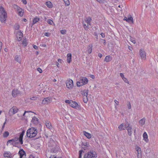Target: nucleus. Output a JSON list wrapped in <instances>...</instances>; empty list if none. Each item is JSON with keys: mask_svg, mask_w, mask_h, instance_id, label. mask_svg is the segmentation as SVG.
I'll return each instance as SVG.
<instances>
[{"mask_svg": "<svg viewBox=\"0 0 158 158\" xmlns=\"http://www.w3.org/2000/svg\"><path fill=\"white\" fill-rule=\"evenodd\" d=\"M31 122L34 124H36L38 123V119L35 117H34L32 120Z\"/></svg>", "mask_w": 158, "mask_h": 158, "instance_id": "obj_24", "label": "nucleus"}, {"mask_svg": "<svg viewBox=\"0 0 158 158\" xmlns=\"http://www.w3.org/2000/svg\"><path fill=\"white\" fill-rule=\"evenodd\" d=\"M37 130L34 127H31L27 131V136L29 138L35 137L37 134Z\"/></svg>", "mask_w": 158, "mask_h": 158, "instance_id": "obj_2", "label": "nucleus"}, {"mask_svg": "<svg viewBox=\"0 0 158 158\" xmlns=\"http://www.w3.org/2000/svg\"><path fill=\"white\" fill-rule=\"evenodd\" d=\"M90 77L92 78V79H94L95 78V77L93 75H90Z\"/></svg>", "mask_w": 158, "mask_h": 158, "instance_id": "obj_62", "label": "nucleus"}, {"mask_svg": "<svg viewBox=\"0 0 158 158\" xmlns=\"http://www.w3.org/2000/svg\"><path fill=\"white\" fill-rule=\"evenodd\" d=\"M46 127L48 128L51 129L52 128V127L51 123L49 122H46Z\"/></svg>", "mask_w": 158, "mask_h": 158, "instance_id": "obj_22", "label": "nucleus"}, {"mask_svg": "<svg viewBox=\"0 0 158 158\" xmlns=\"http://www.w3.org/2000/svg\"><path fill=\"white\" fill-rule=\"evenodd\" d=\"M60 32L61 34L63 35H64L66 34V31L65 30H62L60 31Z\"/></svg>", "mask_w": 158, "mask_h": 158, "instance_id": "obj_41", "label": "nucleus"}, {"mask_svg": "<svg viewBox=\"0 0 158 158\" xmlns=\"http://www.w3.org/2000/svg\"><path fill=\"white\" fill-rule=\"evenodd\" d=\"M91 20L92 19L90 17H88L85 18L84 19V21H83L82 24L85 30H88L89 28V25H90Z\"/></svg>", "mask_w": 158, "mask_h": 158, "instance_id": "obj_4", "label": "nucleus"}, {"mask_svg": "<svg viewBox=\"0 0 158 158\" xmlns=\"http://www.w3.org/2000/svg\"><path fill=\"white\" fill-rule=\"evenodd\" d=\"M19 109L15 106H14L11 108L9 111V114L10 115H12L17 113Z\"/></svg>", "mask_w": 158, "mask_h": 158, "instance_id": "obj_7", "label": "nucleus"}, {"mask_svg": "<svg viewBox=\"0 0 158 158\" xmlns=\"http://www.w3.org/2000/svg\"><path fill=\"white\" fill-rule=\"evenodd\" d=\"M4 156L5 157L10 158L11 157V154H9L7 152H5L4 154Z\"/></svg>", "mask_w": 158, "mask_h": 158, "instance_id": "obj_31", "label": "nucleus"}, {"mask_svg": "<svg viewBox=\"0 0 158 158\" xmlns=\"http://www.w3.org/2000/svg\"><path fill=\"white\" fill-rule=\"evenodd\" d=\"M47 23L49 24L52 25V24L53 23V21L51 20V19H48L47 21Z\"/></svg>", "mask_w": 158, "mask_h": 158, "instance_id": "obj_38", "label": "nucleus"}, {"mask_svg": "<svg viewBox=\"0 0 158 158\" xmlns=\"http://www.w3.org/2000/svg\"><path fill=\"white\" fill-rule=\"evenodd\" d=\"M37 70L40 73H42V70L40 68H38L37 69Z\"/></svg>", "mask_w": 158, "mask_h": 158, "instance_id": "obj_48", "label": "nucleus"}, {"mask_svg": "<svg viewBox=\"0 0 158 158\" xmlns=\"http://www.w3.org/2000/svg\"><path fill=\"white\" fill-rule=\"evenodd\" d=\"M25 131H23L20 133L19 138L18 137H15L13 139L8 140L7 142V145H8L9 143H10L13 144V143L19 140V142L21 144H23V137L25 133Z\"/></svg>", "mask_w": 158, "mask_h": 158, "instance_id": "obj_1", "label": "nucleus"}, {"mask_svg": "<svg viewBox=\"0 0 158 158\" xmlns=\"http://www.w3.org/2000/svg\"><path fill=\"white\" fill-rule=\"evenodd\" d=\"M66 85L67 88L69 89L73 88V83L72 80L69 79L66 81Z\"/></svg>", "mask_w": 158, "mask_h": 158, "instance_id": "obj_8", "label": "nucleus"}, {"mask_svg": "<svg viewBox=\"0 0 158 158\" xmlns=\"http://www.w3.org/2000/svg\"><path fill=\"white\" fill-rule=\"evenodd\" d=\"M112 58L111 56H106L104 60V61L106 62H109L112 60Z\"/></svg>", "mask_w": 158, "mask_h": 158, "instance_id": "obj_20", "label": "nucleus"}, {"mask_svg": "<svg viewBox=\"0 0 158 158\" xmlns=\"http://www.w3.org/2000/svg\"><path fill=\"white\" fill-rule=\"evenodd\" d=\"M102 40H103V41H104V42H103L104 44V45H105L106 44V40H103V39Z\"/></svg>", "mask_w": 158, "mask_h": 158, "instance_id": "obj_64", "label": "nucleus"}, {"mask_svg": "<svg viewBox=\"0 0 158 158\" xmlns=\"http://www.w3.org/2000/svg\"><path fill=\"white\" fill-rule=\"evenodd\" d=\"M31 112V111H30V112H29V111H25L24 113L23 114V116H25V114L26 113H28L29 112Z\"/></svg>", "mask_w": 158, "mask_h": 158, "instance_id": "obj_53", "label": "nucleus"}, {"mask_svg": "<svg viewBox=\"0 0 158 158\" xmlns=\"http://www.w3.org/2000/svg\"><path fill=\"white\" fill-rule=\"evenodd\" d=\"M92 50V47L91 46L89 45L88 48V52L90 54L91 53Z\"/></svg>", "mask_w": 158, "mask_h": 158, "instance_id": "obj_32", "label": "nucleus"}, {"mask_svg": "<svg viewBox=\"0 0 158 158\" xmlns=\"http://www.w3.org/2000/svg\"><path fill=\"white\" fill-rule=\"evenodd\" d=\"M139 55L142 59H146V53L143 50L140 49L139 51Z\"/></svg>", "mask_w": 158, "mask_h": 158, "instance_id": "obj_9", "label": "nucleus"}, {"mask_svg": "<svg viewBox=\"0 0 158 158\" xmlns=\"http://www.w3.org/2000/svg\"><path fill=\"white\" fill-rule=\"evenodd\" d=\"M114 102L115 103V104H116V105H118L119 102H118V101H117L116 100H114Z\"/></svg>", "mask_w": 158, "mask_h": 158, "instance_id": "obj_54", "label": "nucleus"}, {"mask_svg": "<svg viewBox=\"0 0 158 158\" xmlns=\"http://www.w3.org/2000/svg\"><path fill=\"white\" fill-rule=\"evenodd\" d=\"M30 99L31 100H35V97H32L30 98Z\"/></svg>", "mask_w": 158, "mask_h": 158, "instance_id": "obj_61", "label": "nucleus"}, {"mask_svg": "<svg viewBox=\"0 0 158 158\" xmlns=\"http://www.w3.org/2000/svg\"><path fill=\"white\" fill-rule=\"evenodd\" d=\"M15 60L18 62L20 63L21 62V58L18 55H16L15 56Z\"/></svg>", "mask_w": 158, "mask_h": 158, "instance_id": "obj_23", "label": "nucleus"}, {"mask_svg": "<svg viewBox=\"0 0 158 158\" xmlns=\"http://www.w3.org/2000/svg\"><path fill=\"white\" fill-rule=\"evenodd\" d=\"M16 35L18 40L19 41L21 40L23 36V33L21 31H18Z\"/></svg>", "mask_w": 158, "mask_h": 158, "instance_id": "obj_13", "label": "nucleus"}, {"mask_svg": "<svg viewBox=\"0 0 158 158\" xmlns=\"http://www.w3.org/2000/svg\"><path fill=\"white\" fill-rule=\"evenodd\" d=\"M98 2L102 3H104V1L103 0H96Z\"/></svg>", "mask_w": 158, "mask_h": 158, "instance_id": "obj_52", "label": "nucleus"}, {"mask_svg": "<svg viewBox=\"0 0 158 158\" xmlns=\"http://www.w3.org/2000/svg\"><path fill=\"white\" fill-rule=\"evenodd\" d=\"M88 81V80L86 78L82 77H80L79 81L77 82V85L78 86H80L87 84Z\"/></svg>", "mask_w": 158, "mask_h": 158, "instance_id": "obj_5", "label": "nucleus"}, {"mask_svg": "<svg viewBox=\"0 0 158 158\" xmlns=\"http://www.w3.org/2000/svg\"><path fill=\"white\" fill-rule=\"evenodd\" d=\"M7 18V15L4 8L0 6V19L2 22H4Z\"/></svg>", "mask_w": 158, "mask_h": 158, "instance_id": "obj_3", "label": "nucleus"}, {"mask_svg": "<svg viewBox=\"0 0 158 158\" xmlns=\"http://www.w3.org/2000/svg\"><path fill=\"white\" fill-rule=\"evenodd\" d=\"M17 9L18 13L19 11H22V10H23L19 6H17Z\"/></svg>", "mask_w": 158, "mask_h": 158, "instance_id": "obj_45", "label": "nucleus"}, {"mask_svg": "<svg viewBox=\"0 0 158 158\" xmlns=\"http://www.w3.org/2000/svg\"><path fill=\"white\" fill-rule=\"evenodd\" d=\"M127 154V152L125 151L123 153V155H122L121 154V156H122V157L125 158V156H126V155Z\"/></svg>", "mask_w": 158, "mask_h": 158, "instance_id": "obj_46", "label": "nucleus"}, {"mask_svg": "<svg viewBox=\"0 0 158 158\" xmlns=\"http://www.w3.org/2000/svg\"><path fill=\"white\" fill-rule=\"evenodd\" d=\"M143 137L144 140L146 143H147L148 142L149 140L148 139V135L146 132H144L143 133Z\"/></svg>", "mask_w": 158, "mask_h": 158, "instance_id": "obj_16", "label": "nucleus"}, {"mask_svg": "<svg viewBox=\"0 0 158 158\" xmlns=\"http://www.w3.org/2000/svg\"><path fill=\"white\" fill-rule=\"evenodd\" d=\"M145 121L146 119L145 118H143L140 119L139 121V123L140 125L141 126H143V125H144L145 122Z\"/></svg>", "mask_w": 158, "mask_h": 158, "instance_id": "obj_17", "label": "nucleus"}, {"mask_svg": "<svg viewBox=\"0 0 158 158\" xmlns=\"http://www.w3.org/2000/svg\"><path fill=\"white\" fill-rule=\"evenodd\" d=\"M50 35V33L48 32H46L45 34V35L47 37H49Z\"/></svg>", "mask_w": 158, "mask_h": 158, "instance_id": "obj_49", "label": "nucleus"}, {"mask_svg": "<svg viewBox=\"0 0 158 158\" xmlns=\"http://www.w3.org/2000/svg\"><path fill=\"white\" fill-rule=\"evenodd\" d=\"M127 123H128L127 127H126V130L127 131L128 134L130 136H131L132 133V129L131 127H129V124L127 122Z\"/></svg>", "mask_w": 158, "mask_h": 158, "instance_id": "obj_10", "label": "nucleus"}, {"mask_svg": "<svg viewBox=\"0 0 158 158\" xmlns=\"http://www.w3.org/2000/svg\"><path fill=\"white\" fill-rule=\"evenodd\" d=\"M98 56L100 58H101L102 56V54L101 53H99L98 54Z\"/></svg>", "mask_w": 158, "mask_h": 158, "instance_id": "obj_57", "label": "nucleus"}, {"mask_svg": "<svg viewBox=\"0 0 158 158\" xmlns=\"http://www.w3.org/2000/svg\"><path fill=\"white\" fill-rule=\"evenodd\" d=\"M46 5L48 7L51 8L52 7V5L50 2H46Z\"/></svg>", "mask_w": 158, "mask_h": 158, "instance_id": "obj_29", "label": "nucleus"}, {"mask_svg": "<svg viewBox=\"0 0 158 158\" xmlns=\"http://www.w3.org/2000/svg\"><path fill=\"white\" fill-rule=\"evenodd\" d=\"M130 39H131V41L133 43L135 44L136 43V41L135 40L133 39L132 38L131 36H130Z\"/></svg>", "mask_w": 158, "mask_h": 158, "instance_id": "obj_42", "label": "nucleus"}, {"mask_svg": "<svg viewBox=\"0 0 158 158\" xmlns=\"http://www.w3.org/2000/svg\"><path fill=\"white\" fill-rule=\"evenodd\" d=\"M70 106L75 108H79V106L77 102L72 101Z\"/></svg>", "mask_w": 158, "mask_h": 158, "instance_id": "obj_15", "label": "nucleus"}, {"mask_svg": "<svg viewBox=\"0 0 158 158\" xmlns=\"http://www.w3.org/2000/svg\"><path fill=\"white\" fill-rule=\"evenodd\" d=\"M23 44L24 47L27 46V42L25 40H24L23 41Z\"/></svg>", "mask_w": 158, "mask_h": 158, "instance_id": "obj_39", "label": "nucleus"}, {"mask_svg": "<svg viewBox=\"0 0 158 158\" xmlns=\"http://www.w3.org/2000/svg\"><path fill=\"white\" fill-rule=\"evenodd\" d=\"M88 90H84L82 92V95L83 96V97L87 96L88 93Z\"/></svg>", "mask_w": 158, "mask_h": 158, "instance_id": "obj_25", "label": "nucleus"}, {"mask_svg": "<svg viewBox=\"0 0 158 158\" xmlns=\"http://www.w3.org/2000/svg\"><path fill=\"white\" fill-rule=\"evenodd\" d=\"M101 35L102 38H104L105 37V35L104 34L102 33L101 34Z\"/></svg>", "mask_w": 158, "mask_h": 158, "instance_id": "obj_59", "label": "nucleus"}, {"mask_svg": "<svg viewBox=\"0 0 158 158\" xmlns=\"http://www.w3.org/2000/svg\"><path fill=\"white\" fill-rule=\"evenodd\" d=\"M83 145L85 146V147L86 146V147H89V143H84L83 144Z\"/></svg>", "mask_w": 158, "mask_h": 158, "instance_id": "obj_47", "label": "nucleus"}, {"mask_svg": "<svg viewBox=\"0 0 158 158\" xmlns=\"http://www.w3.org/2000/svg\"><path fill=\"white\" fill-rule=\"evenodd\" d=\"M123 123L120 124L118 127L119 130L120 131L124 130L125 129L123 128Z\"/></svg>", "mask_w": 158, "mask_h": 158, "instance_id": "obj_33", "label": "nucleus"}, {"mask_svg": "<svg viewBox=\"0 0 158 158\" xmlns=\"http://www.w3.org/2000/svg\"><path fill=\"white\" fill-rule=\"evenodd\" d=\"M127 106H128V109H131V104H130V102H129V103L127 104Z\"/></svg>", "mask_w": 158, "mask_h": 158, "instance_id": "obj_51", "label": "nucleus"}, {"mask_svg": "<svg viewBox=\"0 0 158 158\" xmlns=\"http://www.w3.org/2000/svg\"><path fill=\"white\" fill-rule=\"evenodd\" d=\"M23 3L24 4H26L27 3L26 0H22Z\"/></svg>", "mask_w": 158, "mask_h": 158, "instance_id": "obj_55", "label": "nucleus"}, {"mask_svg": "<svg viewBox=\"0 0 158 158\" xmlns=\"http://www.w3.org/2000/svg\"><path fill=\"white\" fill-rule=\"evenodd\" d=\"M63 1L66 6H68L69 5L70 3L69 0H63Z\"/></svg>", "mask_w": 158, "mask_h": 158, "instance_id": "obj_35", "label": "nucleus"}, {"mask_svg": "<svg viewBox=\"0 0 158 158\" xmlns=\"http://www.w3.org/2000/svg\"><path fill=\"white\" fill-rule=\"evenodd\" d=\"M120 75L121 77L122 78V79H123V78H125V77H124V75L123 74V73H120Z\"/></svg>", "mask_w": 158, "mask_h": 158, "instance_id": "obj_50", "label": "nucleus"}, {"mask_svg": "<svg viewBox=\"0 0 158 158\" xmlns=\"http://www.w3.org/2000/svg\"><path fill=\"white\" fill-rule=\"evenodd\" d=\"M19 158H24L25 156V153L23 149H20L19 152Z\"/></svg>", "mask_w": 158, "mask_h": 158, "instance_id": "obj_14", "label": "nucleus"}, {"mask_svg": "<svg viewBox=\"0 0 158 158\" xmlns=\"http://www.w3.org/2000/svg\"><path fill=\"white\" fill-rule=\"evenodd\" d=\"M40 20V19L36 17L33 20V24H34L36 23L37 22L39 21Z\"/></svg>", "mask_w": 158, "mask_h": 158, "instance_id": "obj_28", "label": "nucleus"}, {"mask_svg": "<svg viewBox=\"0 0 158 158\" xmlns=\"http://www.w3.org/2000/svg\"><path fill=\"white\" fill-rule=\"evenodd\" d=\"M29 158H35V157L33 155H31L30 156Z\"/></svg>", "mask_w": 158, "mask_h": 158, "instance_id": "obj_63", "label": "nucleus"}, {"mask_svg": "<svg viewBox=\"0 0 158 158\" xmlns=\"http://www.w3.org/2000/svg\"><path fill=\"white\" fill-rule=\"evenodd\" d=\"M59 150V147L56 146L54 148H52L51 149V151H52L54 153H56Z\"/></svg>", "mask_w": 158, "mask_h": 158, "instance_id": "obj_21", "label": "nucleus"}, {"mask_svg": "<svg viewBox=\"0 0 158 158\" xmlns=\"http://www.w3.org/2000/svg\"><path fill=\"white\" fill-rule=\"evenodd\" d=\"M84 135L88 138L89 139L91 137V135L90 134L88 133L87 132L84 131H83Z\"/></svg>", "mask_w": 158, "mask_h": 158, "instance_id": "obj_18", "label": "nucleus"}, {"mask_svg": "<svg viewBox=\"0 0 158 158\" xmlns=\"http://www.w3.org/2000/svg\"><path fill=\"white\" fill-rule=\"evenodd\" d=\"M123 80L125 83H127L128 84H129V82L126 78L125 77L124 78H123Z\"/></svg>", "mask_w": 158, "mask_h": 158, "instance_id": "obj_44", "label": "nucleus"}, {"mask_svg": "<svg viewBox=\"0 0 158 158\" xmlns=\"http://www.w3.org/2000/svg\"><path fill=\"white\" fill-rule=\"evenodd\" d=\"M56 64L57 66L58 67H60V65L57 62H56Z\"/></svg>", "mask_w": 158, "mask_h": 158, "instance_id": "obj_56", "label": "nucleus"}, {"mask_svg": "<svg viewBox=\"0 0 158 158\" xmlns=\"http://www.w3.org/2000/svg\"><path fill=\"white\" fill-rule=\"evenodd\" d=\"M97 156L96 152L94 151H90L85 155L84 158H96Z\"/></svg>", "mask_w": 158, "mask_h": 158, "instance_id": "obj_6", "label": "nucleus"}, {"mask_svg": "<svg viewBox=\"0 0 158 158\" xmlns=\"http://www.w3.org/2000/svg\"><path fill=\"white\" fill-rule=\"evenodd\" d=\"M23 10L21 11H19L18 13V15L20 16H22L23 15Z\"/></svg>", "mask_w": 158, "mask_h": 158, "instance_id": "obj_40", "label": "nucleus"}, {"mask_svg": "<svg viewBox=\"0 0 158 158\" xmlns=\"http://www.w3.org/2000/svg\"><path fill=\"white\" fill-rule=\"evenodd\" d=\"M58 61L59 62L61 63L62 61V60L61 59H59L58 60Z\"/></svg>", "mask_w": 158, "mask_h": 158, "instance_id": "obj_60", "label": "nucleus"}, {"mask_svg": "<svg viewBox=\"0 0 158 158\" xmlns=\"http://www.w3.org/2000/svg\"><path fill=\"white\" fill-rule=\"evenodd\" d=\"M72 55L71 53H68L67 55V62L70 63Z\"/></svg>", "mask_w": 158, "mask_h": 158, "instance_id": "obj_19", "label": "nucleus"}, {"mask_svg": "<svg viewBox=\"0 0 158 158\" xmlns=\"http://www.w3.org/2000/svg\"><path fill=\"white\" fill-rule=\"evenodd\" d=\"M127 22H131L132 23H133V18L131 15L129 16V17L127 18Z\"/></svg>", "mask_w": 158, "mask_h": 158, "instance_id": "obj_27", "label": "nucleus"}, {"mask_svg": "<svg viewBox=\"0 0 158 158\" xmlns=\"http://www.w3.org/2000/svg\"><path fill=\"white\" fill-rule=\"evenodd\" d=\"M51 102V100L50 98H44L42 101V104H48L49 103H50Z\"/></svg>", "mask_w": 158, "mask_h": 158, "instance_id": "obj_12", "label": "nucleus"}, {"mask_svg": "<svg viewBox=\"0 0 158 158\" xmlns=\"http://www.w3.org/2000/svg\"><path fill=\"white\" fill-rule=\"evenodd\" d=\"M136 151L138 152V158H139V155H140L141 154H139L141 152V148L138 146H137L136 148Z\"/></svg>", "mask_w": 158, "mask_h": 158, "instance_id": "obj_26", "label": "nucleus"}, {"mask_svg": "<svg viewBox=\"0 0 158 158\" xmlns=\"http://www.w3.org/2000/svg\"><path fill=\"white\" fill-rule=\"evenodd\" d=\"M33 48H35V49H38V47L35 45H34L33 46Z\"/></svg>", "mask_w": 158, "mask_h": 158, "instance_id": "obj_58", "label": "nucleus"}, {"mask_svg": "<svg viewBox=\"0 0 158 158\" xmlns=\"http://www.w3.org/2000/svg\"><path fill=\"white\" fill-rule=\"evenodd\" d=\"M15 30H18L19 29V27H20V26L19 25V24H16L15 26Z\"/></svg>", "mask_w": 158, "mask_h": 158, "instance_id": "obj_37", "label": "nucleus"}, {"mask_svg": "<svg viewBox=\"0 0 158 158\" xmlns=\"http://www.w3.org/2000/svg\"><path fill=\"white\" fill-rule=\"evenodd\" d=\"M83 100L85 103H87L88 101L87 97H83Z\"/></svg>", "mask_w": 158, "mask_h": 158, "instance_id": "obj_36", "label": "nucleus"}, {"mask_svg": "<svg viewBox=\"0 0 158 158\" xmlns=\"http://www.w3.org/2000/svg\"><path fill=\"white\" fill-rule=\"evenodd\" d=\"M84 152V151L82 150H81L79 151V157L78 158H81V154L82 152Z\"/></svg>", "mask_w": 158, "mask_h": 158, "instance_id": "obj_34", "label": "nucleus"}, {"mask_svg": "<svg viewBox=\"0 0 158 158\" xmlns=\"http://www.w3.org/2000/svg\"><path fill=\"white\" fill-rule=\"evenodd\" d=\"M72 101L71 100H66L65 101V102L66 103H69L70 105V104L72 102Z\"/></svg>", "mask_w": 158, "mask_h": 158, "instance_id": "obj_43", "label": "nucleus"}, {"mask_svg": "<svg viewBox=\"0 0 158 158\" xmlns=\"http://www.w3.org/2000/svg\"><path fill=\"white\" fill-rule=\"evenodd\" d=\"M20 94V92L17 89H15L12 91V95L13 97H16L18 95Z\"/></svg>", "mask_w": 158, "mask_h": 158, "instance_id": "obj_11", "label": "nucleus"}, {"mask_svg": "<svg viewBox=\"0 0 158 158\" xmlns=\"http://www.w3.org/2000/svg\"><path fill=\"white\" fill-rule=\"evenodd\" d=\"M9 133L7 131H6L3 134V137L4 138H6L9 136Z\"/></svg>", "mask_w": 158, "mask_h": 158, "instance_id": "obj_30", "label": "nucleus"}]
</instances>
